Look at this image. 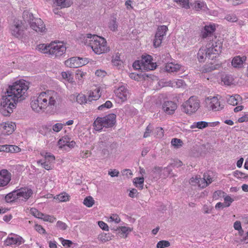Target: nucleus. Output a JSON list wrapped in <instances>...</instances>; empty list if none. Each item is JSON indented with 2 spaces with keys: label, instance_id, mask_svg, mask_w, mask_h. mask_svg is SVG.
Returning a JSON list of instances; mask_svg holds the SVG:
<instances>
[{
  "label": "nucleus",
  "instance_id": "3",
  "mask_svg": "<svg viewBox=\"0 0 248 248\" xmlns=\"http://www.w3.org/2000/svg\"><path fill=\"white\" fill-rule=\"evenodd\" d=\"M86 38L90 39L88 43L87 39L84 42L87 46H91L96 54L105 53L110 51V48L107 46L106 39L102 37L89 33L86 34Z\"/></svg>",
  "mask_w": 248,
  "mask_h": 248
},
{
  "label": "nucleus",
  "instance_id": "31",
  "mask_svg": "<svg viewBox=\"0 0 248 248\" xmlns=\"http://www.w3.org/2000/svg\"><path fill=\"white\" fill-rule=\"evenodd\" d=\"M194 8L197 11L202 10L206 12L208 10L206 4L203 1H196Z\"/></svg>",
  "mask_w": 248,
  "mask_h": 248
},
{
  "label": "nucleus",
  "instance_id": "37",
  "mask_svg": "<svg viewBox=\"0 0 248 248\" xmlns=\"http://www.w3.org/2000/svg\"><path fill=\"white\" fill-rule=\"evenodd\" d=\"M56 199L62 202H66L69 200V196L66 193H61L57 196Z\"/></svg>",
  "mask_w": 248,
  "mask_h": 248
},
{
  "label": "nucleus",
  "instance_id": "22",
  "mask_svg": "<svg viewBox=\"0 0 248 248\" xmlns=\"http://www.w3.org/2000/svg\"><path fill=\"white\" fill-rule=\"evenodd\" d=\"M210 107L213 110L218 111L224 108V105L220 104L217 97H214L211 99Z\"/></svg>",
  "mask_w": 248,
  "mask_h": 248
},
{
  "label": "nucleus",
  "instance_id": "47",
  "mask_svg": "<svg viewBox=\"0 0 248 248\" xmlns=\"http://www.w3.org/2000/svg\"><path fill=\"white\" fill-rule=\"evenodd\" d=\"M62 76L63 78L66 79L69 82H73V78H72L71 74L69 72H62Z\"/></svg>",
  "mask_w": 248,
  "mask_h": 248
},
{
  "label": "nucleus",
  "instance_id": "18",
  "mask_svg": "<svg viewBox=\"0 0 248 248\" xmlns=\"http://www.w3.org/2000/svg\"><path fill=\"white\" fill-rule=\"evenodd\" d=\"M177 107V104L171 101H165L162 105V109L168 114H173Z\"/></svg>",
  "mask_w": 248,
  "mask_h": 248
},
{
  "label": "nucleus",
  "instance_id": "9",
  "mask_svg": "<svg viewBox=\"0 0 248 248\" xmlns=\"http://www.w3.org/2000/svg\"><path fill=\"white\" fill-rule=\"evenodd\" d=\"M49 55L55 58L59 57L63 55L66 51V47L60 42L50 43Z\"/></svg>",
  "mask_w": 248,
  "mask_h": 248
},
{
  "label": "nucleus",
  "instance_id": "16",
  "mask_svg": "<svg viewBox=\"0 0 248 248\" xmlns=\"http://www.w3.org/2000/svg\"><path fill=\"white\" fill-rule=\"evenodd\" d=\"M16 124L12 122L2 123L0 124V130L4 135L11 134L15 130Z\"/></svg>",
  "mask_w": 248,
  "mask_h": 248
},
{
  "label": "nucleus",
  "instance_id": "63",
  "mask_svg": "<svg viewBox=\"0 0 248 248\" xmlns=\"http://www.w3.org/2000/svg\"><path fill=\"white\" fill-rule=\"evenodd\" d=\"M109 219L110 221H114L116 223L120 222L121 221L120 217L116 214H113L109 217Z\"/></svg>",
  "mask_w": 248,
  "mask_h": 248
},
{
  "label": "nucleus",
  "instance_id": "2",
  "mask_svg": "<svg viewBox=\"0 0 248 248\" xmlns=\"http://www.w3.org/2000/svg\"><path fill=\"white\" fill-rule=\"evenodd\" d=\"M222 47V42L212 39V42L206 45V49L200 48L198 53V58L200 62H204L208 57L212 60L219 55Z\"/></svg>",
  "mask_w": 248,
  "mask_h": 248
},
{
  "label": "nucleus",
  "instance_id": "24",
  "mask_svg": "<svg viewBox=\"0 0 248 248\" xmlns=\"http://www.w3.org/2000/svg\"><path fill=\"white\" fill-rule=\"evenodd\" d=\"M22 18L23 22L25 23H28L29 25L35 18L33 16V14L28 11H24L23 12Z\"/></svg>",
  "mask_w": 248,
  "mask_h": 248
},
{
  "label": "nucleus",
  "instance_id": "4",
  "mask_svg": "<svg viewBox=\"0 0 248 248\" xmlns=\"http://www.w3.org/2000/svg\"><path fill=\"white\" fill-rule=\"evenodd\" d=\"M32 195V191L27 187H22L7 194L5 200L7 202H16L17 200L26 202Z\"/></svg>",
  "mask_w": 248,
  "mask_h": 248
},
{
  "label": "nucleus",
  "instance_id": "64",
  "mask_svg": "<svg viewBox=\"0 0 248 248\" xmlns=\"http://www.w3.org/2000/svg\"><path fill=\"white\" fill-rule=\"evenodd\" d=\"M35 229L40 233H46L45 230L40 225L36 224L35 226Z\"/></svg>",
  "mask_w": 248,
  "mask_h": 248
},
{
  "label": "nucleus",
  "instance_id": "60",
  "mask_svg": "<svg viewBox=\"0 0 248 248\" xmlns=\"http://www.w3.org/2000/svg\"><path fill=\"white\" fill-rule=\"evenodd\" d=\"M56 226L57 227L59 228L60 229H61L62 230H66L67 227V226L66 225V224L65 223H64L61 221H58L57 222Z\"/></svg>",
  "mask_w": 248,
  "mask_h": 248
},
{
  "label": "nucleus",
  "instance_id": "42",
  "mask_svg": "<svg viewBox=\"0 0 248 248\" xmlns=\"http://www.w3.org/2000/svg\"><path fill=\"white\" fill-rule=\"evenodd\" d=\"M109 28L112 31H116L117 30L118 24L116 22V18H114L109 22Z\"/></svg>",
  "mask_w": 248,
  "mask_h": 248
},
{
  "label": "nucleus",
  "instance_id": "39",
  "mask_svg": "<svg viewBox=\"0 0 248 248\" xmlns=\"http://www.w3.org/2000/svg\"><path fill=\"white\" fill-rule=\"evenodd\" d=\"M222 80L225 85H230L232 83L233 78L231 75H227L222 78Z\"/></svg>",
  "mask_w": 248,
  "mask_h": 248
},
{
  "label": "nucleus",
  "instance_id": "62",
  "mask_svg": "<svg viewBox=\"0 0 248 248\" xmlns=\"http://www.w3.org/2000/svg\"><path fill=\"white\" fill-rule=\"evenodd\" d=\"M224 201L225 202H228V203H226L225 206L229 207L230 206L231 203L234 201V200L230 196H226V197H224Z\"/></svg>",
  "mask_w": 248,
  "mask_h": 248
},
{
  "label": "nucleus",
  "instance_id": "54",
  "mask_svg": "<svg viewBox=\"0 0 248 248\" xmlns=\"http://www.w3.org/2000/svg\"><path fill=\"white\" fill-rule=\"evenodd\" d=\"M41 219L45 221H48L51 223L53 222L55 220V218L53 216L45 214L44 216L43 217H42Z\"/></svg>",
  "mask_w": 248,
  "mask_h": 248
},
{
  "label": "nucleus",
  "instance_id": "21",
  "mask_svg": "<svg viewBox=\"0 0 248 248\" xmlns=\"http://www.w3.org/2000/svg\"><path fill=\"white\" fill-rule=\"evenodd\" d=\"M247 57L243 56L242 57L238 56L234 57L232 62V65L235 68L241 67L243 62L246 60Z\"/></svg>",
  "mask_w": 248,
  "mask_h": 248
},
{
  "label": "nucleus",
  "instance_id": "36",
  "mask_svg": "<svg viewBox=\"0 0 248 248\" xmlns=\"http://www.w3.org/2000/svg\"><path fill=\"white\" fill-rule=\"evenodd\" d=\"M94 203V201L92 197H86L83 201V204L88 207H92Z\"/></svg>",
  "mask_w": 248,
  "mask_h": 248
},
{
  "label": "nucleus",
  "instance_id": "12",
  "mask_svg": "<svg viewBox=\"0 0 248 248\" xmlns=\"http://www.w3.org/2000/svg\"><path fill=\"white\" fill-rule=\"evenodd\" d=\"M152 60L153 58L151 56L149 55H143L141 59L143 69L147 71L155 69L157 65L155 62H152Z\"/></svg>",
  "mask_w": 248,
  "mask_h": 248
},
{
  "label": "nucleus",
  "instance_id": "58",
  "mask_svg": "<svg viewBox=\"0 0 248 248\" xmlns=\"http://www.w3.org/2000/svg\"><path fill=\"white\" fill-rule=\"evenodd\" d=\"M60 239L62 240V244L63 246H67L68 247H70L73 244V242L71 241L64 239L62 237L60 238Z\"/></svg>",
  "mask_w": 248,
  "mask_h": 248
},
{
  "label": "nucleus",
  "instance_id": "19",
  "mask_svg": "<svg viewBox=\"0 0 248 248\" xmlns=\"http://www.w3.org/2000/svg\"><path fill=\"white\" fill-rule=\"evenodd\" d=\"M24 242L22 237L17 235H15L14 237H8L5 240V243L7 245L16 244L19 246Z\"/></svg>",
  "mask_w": 248,
  "mask_h": 248
},
{
  "label": "nucleus",
  "instance_id": "35",
  "mask_svg": "<svg viewBox=\"0 0 248 248\" xmlns=\"http://www.w3.org/2000/svg\"><path fill=\"white\" fill-rule=\"evenodd\" d=\"M30 213L35 217L41 219L44 216V214L39 212L35 208H31L30 210Z\"/></svg>",
  "mask_w": 248,
  "mask_h": 248
},
{
  "label": "nucleus",
  "instance_id": "27",
  "mask_svg": "<svg viewBox=\"0 0 248 248\" xmlns=\"http://www.w3.org/2000/svg\"><path fill=\"white\" fill-rule=\"evenodd\" d=\"M54 4L62 8L70 6L72 2L70 0H54Z\"/></svg>",
  "mask_w": 248,
  "mask_h": 248
},
{
  "label": "nucleus",
  "instance_id": "7",
  "mask_svg": "<svg viewBox=\"0 0 248 248\" xmlns=\"http://www.w3.org/2000/svg\"><path fill=\"white\" fill-rule=\"evenodd\" d=\"M199 107V100L194 96H191L188 100L181 105L182 110L187 114H192L195 113Z\"/></svg>",
  "mask_w": 248,
  "mask_h": 248
},
{
  "label": "nucleus",
  "instance_id": "50",
  "mask_svg": "<svg viewBox=\"0 0 248 248\" xmlns=\"http://www.w3.org/2000/svg\"><path fill=\"white\" fill-rule=\"evenodd\" d=\"M225 193L221 190H217L215 191L213 195V198L215 200H217L219 197H224Z\"/></svg>",
  "mask_w": 248,
  "mask_h": 248
},
{
  "label": "nucleus",
  "instance_id": "14",
  "mask_svg": "<svg viewBox=\"0 0 248 248\" xmlns=\"http://www.w3.org/2000/svg\"><path fill=\"white\" fill-rule=\"evenodd\" d=\"M206 174H204L203 178H201L198 176L195 177H192L190 179V183L193 185H198L201 188L205 187L208 186V182L206 181Z\"/></svg>",
  "mask_w": 248,
  "mask_h": 248
},
{
  "label": "nucleus",
  "instance_id": "45",
  "mask_svg": "<svg viewBox=\"0 0 248 248\" xmlns=\"http://www.w3.org/2000/svg\"><path fill=\"white\" fill-rule=\"evenodd\" d=\"M116 230L121 231L123 233L125 234V237H126L127 234L132 231V229L130 228L122 226L117 228Z\"/></svg>",
  "mask_w": 248,
  "mask_h": 248
},
{
  "label": "nucleus",
  "instance_id": "49",
  "mask_svg": "<svg viewBox=\"0 0 248 248\" xmlns=\"http://www.w3.org/2000/svg\"><path fill=\"white\" fill-rule=\"evenodd\" d=\"M99 238L102 242H106L111 240V236L109 233H104L99 236Z\"/></svg>",
  "mask_w": 248,
  "mask_h": 248
},
{
  "label": "nucleus",
  "instance_id": "29",
  "mask_svg": "<svg viewBox=\"0 0 248 248\" xmlns=\"http://www.w3.org/2000/svg\"><path fill=\"white\" fill-rule=\"evenodd\" d=\"M180 68V65L173 63H167L165 67V70L168 72H177Z\"/></svg>",
  "mask_w": 248,
  "mask_h": 248
},
{
  "label": "nucleus",
  "instance_id": "48",
  "mask_svg": "<svg viewBox=\"0 0 248 248\" xmlns=\"http://www.w3.org/2000/svg\"><path fill=\"white\" fill-rule=\"evenodd\" d=\"M170 166H175V165L171 164L170 166H168L167 167L163 168V170H164L163 174L165 177H168L171 173V172L172 171V169L170 167Z\"/></svg>",
  "mask_w": 248,
  "mask_h": 248
},
{
  "label": "nucleus",
  "instance_id": "51",
  "mask_svg": "<svg viewBox=\"0 0 248 248\" xmlns=\"http://www.w3.org/2000/svg\"><path fill=\"white\" fill-rule=\"evenodd\" d=\"M153 127L149 124L146 127L145 131L144 133L143 137L144 138H147L150 136V133L152 132Z\"/></svg>",
  "mask_w": 248,
  "mask_h": 248
},
{
  "label": "nucleus",
  "instance_id": "44",
  "mask_svg": "<svg viewBox=\"0 0 248 248\" xmlns=\"http://www.w3.org/2000/svg\"><path fill=\"white\" fill-rule=\"evenodd\" d=\"M233 175L237 178L247 179L248 178V175H245V173L239 171L235 170L233 173Z\"/></svg>",
  "mask_w": 248,
  "mask_h": 248
},
{
  "label": "nucleus",
  "instance_id": "26",
  "mask_svg": "<svg viewBox=\"0 0 248 248\" xmlns=\"http://www.w3.org/2000/svg\"><path fill=\"white\" fill-rule=\"evenodd\" d=\"M109 141L107 136L102 135L99 139L98 146L100 150L103 148H107L108 147Z\"/></svg>",
  "mask_w": 248,
  "mask_h": 248
},
{
  "label": "nucleus",
  "instance_id": "57",
  "mask_svg": "<svg viewBox=\"0 0 248 248\" xmlns=\"http://www.w3.org/2000/svg\"><path fill=\"white\" fill-rule=\"evenodd\" d=\"M141 62V60L135 61L133 64V67L136 69H143L142 64Z\"/></svg>",
  "mask_w": 248,
  "mask_h": 248
},
{
  "label": "nucleus",
  "instance_id": "25",
  "mask_svg": "<svg viewBox=\"0 0 248 248\" xmlns=\"http://www.w3.org/2000/svg\"><path fill=\"white\" fill-rule=\"evenodd\" d=\"M220 66V65L219 63H215V62L213 63L210 62L205 65L204 67L203 71L204 73H207L211 72L214 70L218 69Z\"/></svg>",
  "mask_w": 248,
  "mask_h": 248
},
{
  "label": "nucleus",
  "instance_id": "11",
  "mask_svg": "<svg viewBox=\"0 0 248 248\" xmlns=\"http://www.w3.org/2000/svg\"><path fill=\"white\" fill-rule=\"evenodd\" d=\"M46 98H47V106L53 108L56 106L57 103L59 104L61 101V97L59 94L54 91L46 92Z\"/></svg>",
  "mask_w": 248,
  "mask_h": 248
},
{
  "label": "nucleus",
  "instance_id": "17",
  "mask_svg": "<svg viewBox=\"0 0 248 248\" xmlns=\"http://www.w3.org/2000/svg\"><path fill=\"white\" fill-rule=\"evenodd\" d=\"M163 170V168L155 166L152 169L147 170L148 178L151 180L153 179H159L161 175V172Z\"/></svg>",
  "mask_w": 248,
  "mask_h": 248
},
{
  "label": "nucleus",
  "instance_id": "46",
  "mask_svg": "<svg viewBox=\"0 0 248 248\" xmlns=\"http://www.w3.org/2000/svg\"><path fill=\"white\" fill-rule=\"evenodd\" d=\"M225 19L231 22H235L238 21V18L234 14H230L226 16Z\"/></svg>",
  "mask_w": 248,
  "mask_h": 248
},
{
  "label": "nucleus",
  "instance_id": "10",
  "mask_svg": "<svg viewBox=\"0 0 248 248\" xmlns=\"http://www.w3.org/2000/svg\"><path fill=\"white\" fill-rule=\"evenodd\" d=\"M168 27L165 25L160 26L158 27L154 40V46L155 47H159L160 46L164 36L166 35Z\"/></svg>",
  "mask_w": 248,
  "mask_h": 248
},
{
  "label": "nucleus",
  "instance_id": "43",
  "mask_svg": "<svg viewBox=\"0 0 248 248\" xmlns=\"http://www.w3.org/2000/svg\"><path fill=\"white\" fill-rule=\"evenodd\" d=\"M171 143L174 147L179 148L182 146L183 142L180 139L174 138L172 139Z\"/></svg>",
  "mask_w": 248,
  "mask_h": 248
},
{
  "label": "nucleus",
  "instance_id": "5",
  "mask_svg": "<svg viewBox=\"0 0 248 248\" xmlns=\"http://www.w3.org/2000/svg\"><path fill=\"white\" fill-rule=\"evenodd\" d=\"M116 116L113 113L109 114L104 117H98L93 123L95 130L100 131L103 127H111L116 123Z\"/></svg>",
  "mask_w": 248,
  "mask_h": 248
},
{
  "label": "nucleus",
  "instance_id": "55",
  "mask_svg": "<svg viewBox=\"0 0 248 248\" xmlns=\"http://www.w3.org/2000/svg\"><path fill=\"white\" fill-rule=\"evenodd\" d=\"M42 155L44 156L46 160H48V161H54L55 160V157L53 155H51L48 153H45V155H43L41 154Z\"/></svg>",
  "mask_w": 248,
  "mask_h": 248
},
{
  "label": "nucleus",
  "instance_id": "28",
  "mask_svg": "<svg viewBox=\"0 0 248 248\" xmlns=\"http://www.w3.org/2000/svg\"><path fill=\"white\" fill-rule=\"evenodd\" d=\"M215 26H205L204 27V31L202 32V38H205L209 36H210L215 31Z\"/></svg>",
  "mask_w": 248,
  "mask_h": 248
},
{
  "label": "nucleus",
  "instance_id": "32",
  "mask_svg": "<svg viewBox=\"0 0 248 248\" xmlns=\"http://www.w3.org/2000/svg\"><path fill=\"white\" fill-rule=\"evenodd\" d=\"M50 43L41 44L37 46V49L39 51L45 54H49Z\"/></svg>",
  "mask_w": 248,
  "mask_h": 248
},
{
  "label": "nucleus",
  "instance_id": "52",
  "mask_svg": "<svg viewBox=\"0 0 248 248\" xmlns=\"http://www.w3.org/2000/svg\"><path fill=\"white\" fill-rule=\"evenodd\" d=\"M112 106V103L110 101H107L105 103L99 106L98 107V109L102 110L103 108H111Z\"/></svg>",
  "mask_w": 248,
  "mask_h": 248
},
{
  "label": "nucleus",
  "instance_id": "20",
  "mask_svg": "<svg viewBox=\"0 0 248 248\" xmlns=\"http://www.w3.org/2000/svg\"><path fill=\"white\" fill-rule=\"evenodd\" d=\"M65 64L66 66L70 68H78L80 67L81 64L79 63V60L78 57H74L68 59L65 61Z\"/></svg>",
  "mask_w": 248,
  "mask_h": 248
},
{
  "label": "nucleus",
  "instance_id": "56",
  "mask_svg": "<svg viewBox=\"0 0 248 248\" xmlns=\"http://www.w3.org/2000/svg\"><path fill=\"white\" fill-rule=\"evenodd\" d=\"M160 84H162L163 87H173L174 85V83H173L171 80L164 81V79H162L160 81Z\"/></svg>",
  "mask_w": 248,
  "mask_h": 248
},
{
  "label": "nucleus",
  "instance_id": "40",
  "mask_svg": "<svg viewBox=\"0 0 248 248\" xmlns=\"http://www.w3.org/2000/svg\"><path fill=\"white\" fill-rule=\"evenodd\" d=\"M76 100L80 104H82L84 103L87 104V97L84 94H78L77 96Z\"/></svg>",
  "mask_w": 248,
  "mask_h": 248
},
{
  "label": "nucleus",
  "instance_id": "1",
  "mask_svg": "<svg viewBox=\"0 0 248 248\" xmlns=\"http://www.w3.org/2000/svg\"><path fill=\"white\" fill-rule=\"evenodd\" d=\"M28 89L29 83L24 80L17 81L9 86L0 102L1 114L4 116H9L16 108V103L25 99Z\"/></svg>",
  "mask_w": 248,
  "mask_h": 248
},
{
  "label": "nucleus",
  "instance_id": "59",
  "mask_svg": "<svg viewBox=\"0 0 248 248\" xmlns=\"http://www.w3.org/2000/svg\"><path fill=\"white\" fill-rule=\"evenodd\" d=\"M174 1L177 3L179 2L183 5V7L186 8L189 7L188 0H174Z\"/></svg>",
  "mask_w": 248,
  "mask_h": 248
},
{
  "label": "nucleus",
  "instance_id": "53",
  "mask_svg": "<svg viewBox=\"0 0 248 248\" xmlns=\"http://www.w3.org/2000/svg\"><path fill=\"white\" fill-rule=\"evenodd\" d=\"M63 126V124H62L57 123L53 126V130L56 132H58L62 129Z\"/></svg>",
  "mask_w": 248,
  "mask_h": 248
},
{
  "label": "nucleus",
  "instance_id": "23",
  "mask_svg": "<svg viewBox=\"0 0 248 248\" xmlns=\"http://www.w3.org/2000/svg\"><path fill=\"white\" fill-rule=\"evenodd\" d=\"M124 90V87H119L116 92L117 96L119 97L122 101L126 100L127 98L128 93Z\"/></svg>",
  "mask_w": 248,
  "mask_h": 248
},
{
  "label": "nucleus",
  "instance_id": "41",
  "mask_svg": "<svg viewBox=\"0 0 248 248\" xmlns=\"http://www.w3.org/2000/svg\"><path fill=\"white\" fill-rule=\"evenodd\" d=\"M170 246V243L168 241L161 240L159 241L157 245V248H164L169 247Z\"/></svg>",
  "mask_w": 248,
  "mask_h": 248
},
{
  "label": "nucleus",
  "instance_id": "38",
  "mask_svg": "<svg viewBox=\"0 0 248 248\" xmlns=\"http://www.w3.org/2000/svg\"><path fill=\"white\" fill-rule=\"evenodd\" d=\"M101 96L100 94L94 95V92H90L88 98H87V103H90L92 100H97Z\"/></svg>",
  "mask_w": 248,
  "mask_h": 248
},
{
  "label": "nucleus",
  "instance_id": "13",
  "mask_svg": "<svg viewBox=\"0 0 248 248\" xmlns=\"http://www.w3.org/2000/svg\"><path fill=\"white\" fill-rule=\"evenodd\" d=\"M30 27L38 32H42L46 29L45 25L42 19L35 18L30 24Z\"/></svg>",
  "mask_w": 248,
  "mask_h": 248
},
{
  "label": "nucleus",
  "instance_id": "61",
  "mask_svg": "<svg viewBox=\"0 0 248 248\" xmlns=\"http://www.w3.org/2000/svg\"><path fill=\"white\" fill-rule=\"evenodd\" d=\"M99 226L103 230L108 231V227L106 223L102 221H99L98 222Z\"/></svg>",
  "mask_w": 248,
  "mask_h": 248
},
{
  "label": "nucleus",
  "instance_id": "30",
  "mask_svg": "<svg viewBox=\"0 0 248 248\" xmlns=\"http://www.w3.org/2000/svg\"><path fill=\"white\" fill-rule=\"evenodd\" d=\"M208 126V123L205 121H200L197 122H194L191 125L190 128L194 129L197 128L199 129H203Z\"/></svg>",
  "mask_w": 248,
  "mask_h": 248
},
{
  "label": "nucleus",
  "instance_id": "15",
  "mask_svg": "<svg viewBox=\"0 0 248 248\" xmlns=\"http://www.w3.org/2000/svg\"><path fill=\"white\" fill-rule=\"evenodd\" d=\"M11 179V173L5 169L0 171V186H6Z\"/></svg>",
  "mask_w": 248,
  "mask_h": 248
},
{
  "label": "nucleus",
  "instance_id": "34",
  "mask_svg": "<svg viewBox=\"0 0 248 248\" xmlns=\"http://www.w3.org/2000/svg\"><path fill=\"white\" fill-rule=\"evenodd\" d=\"M133 183L137 187L142 189L143 187L144 178L143 177H136L134 179Z\"/></svg>",
  "mask_w": 248,
  "mask_h": 248
},
{
  "label": "nucleus",
  "instance_id": "6",
  "mask_svg": "<svg viewBox=\"0 0 248 248\" xmlns=\"http://www.w3.org/2000/svg\"><path fill=\"white\" fill-rule=\"evenodd\" d=\"M46 92H42L37 97H33L31 102L32 109L39 112L47 107Z\"/></svg>",
  "mask_w": 248,
  "mask_h": 248
},
{
  "label": "nucleus",
  "instance_id": "33",
  "mask_svg": "<svg viewBox=\"0 0 248 248\" xmlns=\"http://www.w3.org/2000/svg\"><path fill=\"white\" fill-rule=\"evenodd\" d=\"M241 98V97L238 94H235L233 96H230L228 98H227V102L229 104L235 106L238 104V100Z\"/></svg>",
  "mask_w": 248,
  "mask_h": 248
},
{
  "label": "nucleus",
  "instance_id": "8",
  "mask_svg": "<svg viewBox=\"0 0 248 248\" xmlns=\"http://www.w3.org/2000/svg\"><path fill=\"white\" fill-rule=\"evenodd\" d=\"M27 29L26 26L24 22L20 20H15L14 24L11 26L12 35L23 41L25 39V30Z\"/></svg>",
  "mask_w": 248,
  "mask_h": 248
}]
</instances>
